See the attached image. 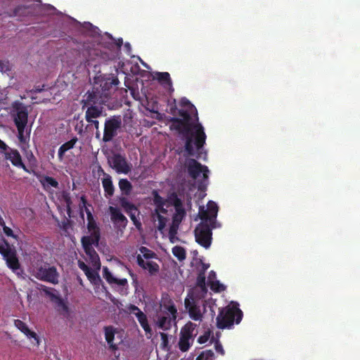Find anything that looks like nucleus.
<instances>
[{
  "instance_id": "nucleus-18",
  "label": "nucleus",
  "mask_w": 360,
  "mask_h": 360,
  "mask_svg": "<svg viewBox=\"0 0 360 360\" xmlns=\"http://www.w3.org/2000/svg\"><path fill=\"white\" fill-rule=\"evenodd\" d=\"M8 244L6 242H4V243H0V250H4V245H8Z\"/></svg>"
},
{
  "instance_id": "nucleus-9",
  "label": "nucleus",
  "mask_w": 360,
  "mask_h": 360,
  "mask_svg": "<svg viewBox=\"0 0 360 360\" xmlns=\"http://www.w3.org/2000/svg\"><path fill=\"white\" fill-rule=\"evenodd\" d=\"M81 200H82V205H79L80 214H81L82 218L84 219V209L86 214V220H87L86 228L89 231H90V210L86 207V201L84 198V197L81 198Z\"/></svg>"
},
{
  "instance_id": "nucleus-14",
  "label": "nucleus",
  "mask_w": 360,
  "mask_h": 360,
  "mask_svg": "<svg viewBox=\"0 0 360 360\" xmlns=\"http://www.w3.org/2000/svg\"><path fill=\"white\" fill-rule=\"evenodd\" d=\"M4 231L6 236L15 238V236L13 233V231L9 227L4 226Z\"/></svg>"
},
{
  "instance_id": "nucleus-10",
  "label": "nucleus",
  "mask_w": 360,
  "mask_h": 360,
  "mask_svg": "<svg viewBox=\"0 0 360 360\" xmlns=\"http://www.w3.org/2000/svg\"><path fill=\"white\" fill-rule=\"evenodd\" d=\"M41 183L44 185V187H54L57 188L58 186V183L56 180H55L53 178L50 176H45L42 180Z\"/></svg>"
},
{
  "instance_id": "nucleus-1",
  "label": "nucleus",
  "mask_w": 360,
  "mask_h": 360,
  "mask_svg": "<svg viewBox=\"0 0 360 360\" xmlns=\"http://www.w3.org/2000/svg\"><path fill=\"white\" fill-rule=\"evenodd\" d=\"M33 276L41 281L53 284L58 283L59 274L56 268L48 264L36 267L33 271Z\"/></svg>"
},
{
  "instance_id": "nucleus-13",
  "label": "nucleus",
  "mask_w": 360,
  "mask_h": 360,
  "mask_svg": "<svg viewBox=\"0 0 360 360\" xmlns=\"http://www.w3.org/2000/svg\"><path fill=\"white\" fill-rule=\"evenodd\" d=\"M10 70L9 63L7 61H0V71L8 72Z\"/></svg>"
},
{
  "instance_id": "nucleus-6",
  "label": "nucleus",
  "mask_w": 360,
  "mask_h": 360,
  "mask_svg": "<svg viewBox=\"0 0 360 360\" xmlns=\"http://www.w3.org/2000/svg\"><path fill=\"white\" fill-rule=\"evenodd\" d=\"M14 324L22 333H23L28 338H34L36 341V345H39V340L36 333L31 331L28 326L21 320H15Z\"/></svg>"
},
{
  "instance_id": "nucleus-16",
  "label": "nucleus",
  "mask_w": 360,
  "mask_h": 360,
  "mask_svg": "<svg viewBox=\"0 0 360 360\" xmlns=\"http://www.w3.org/2000/svg\"><path fill=\"white\" fill-rule=\"evenodd\" d=\"M65 201H66V203H67L68 212L70 214V198H68V197H65Z\"/></svg>"
},
{
  "instance_id": "nucleus-3",
  "label": "nucleus",
  "mask_w": 360,
  "mask_h": 360,
  "mask_svg": "<svg viewBox=\"0 0 360 360\" xmlns=\"http://www.w3.org/2000/svg\"><path fill=\"white\" fill-rule=\"evenodd\" d=\"M37 289L39 291L44 292V295L55 304L58 311L60 312L67 311V306L57 290L51 288H48L42 284H38Z\"/></svg>"
},
{
  "instance_id": "nucleus-17",
  "label": "nucleus",
  "mask_w": 360,
  "mask_h": 360,
  "mask_svg": "<svg viewBox=\"0 0 360 360\" xmlns=\"http://www.w3.org/2000/svg\"><path fill=\"white\" fill-rule=\"evenodd\" d=\"M0 148L2 150L6 149V145L1 140H0Z\"/></svg>"
},
{
  "instance_id": "nucleus-4",
  "label": "nucleus",
  "mask_w": 360,
  "mask_h": 360,
  "mask_svg": "<svg viewBox=\"0 0 360 360\" xmlns=\"http://www.w3.org/2000/svg\"><path fill=\"white\" fill-rule=\"evenodd\" d=\"M0 253L4 256L6 260L8 266L13 271L19 269L20 264L16 257V252L14 249L11 248L9 245H4V248L0 250Z\"/></svg>"
},
{
  "instance_id": "nucleus-8",
  "label": "nucleus",
  "mask_w": 360,
  "mask_h": 360,
  "mask_svg": "<svg viewBox=\"0 0 360 360\" xmlns=\"http://www.w3.org/2000/svg\"><path fill=\"white\" fill-rule=\"evenodd\" d=\"M76 141H77V139H72L70 141H69L66 142L65 143L63 144L60 147L59 150H58V156H59V158L60 160L63 159V157L65 153L67 150H70V149L73 148V146L75 144Z\"/></svg>"
},
{
  "instance_id": "nucleus-19",
  "label": "nucleus",
  "mask_w": 360,
  "mask_h": 360,
  "mask_svg": "<svg viewBox=\"0 0 360 360\" xmlns=\"http://www.w3.org/2000/svg\"><path fill=\"white\" fill-rule=\"evenodd\" d=\"M33 91H34V92H40V91H41V89L37 88V89H35L34 90H33Z\"/></svg>"
},
{
  "instance_id": "nucleus-12",
  "label": "nucleus",
  "mask_w": 360,
  "mask_h": 360,
  "mask_svg": "<svg viewBox=\"0 0 360 360\" xmlns=\"http://www.w3.org/2000/svg\"><path fill=\"white\" fill-rule=\"evenodd\" d=\"M78 266L84 271L87 278L90 280V269L88 266L82 260L78 261Z\"/></svg>"
},
{
  "instance_id": "nucleus-7",
  "label": "nucleus",
  "mask_w": 360,
  "mask_h": 360,
  "mask_svg": "<svg viewBox=\"0 0 360 360\" xmlns=\"http://www.w3.org/2000/svg\"><path fill=\"white\" fill-rule=\"evenodd\" d=\"M5 156L6 158L10 160L14 165L22 166L25 169V166L23 165L21 157L17 150H11L10 153H6Z\"/></svg>"
},
{
  "instance_id": "nucleus-20",
  "label": "nucleus",
  "mask_w": 360,
  "mask_h": 360,
  "mask_svg": "<svg viewBox=\"0 0 360 360\" xmlns=\"http://www.w3.org/2000/svg\"><path fill=\"white\" fill-rule=\"evenodd\" d=\"M77 280H78V281L79 282V283H80L82 285H83V283H82V279H81L79 277H78Z\"/></svg>"
},
{
  "instance_id": "nucleus-15",
  "label": "nucleus",
  "mask_w": 360,
  "mask_h": 360,
  "mask_svg": "<svg viewBox=\"0 0 360 360\" xmlns=\"http://www.w3.org/2000/svg\"><path fill=\"white\" fill-rule=\"evenodd\" d=\"M45 8V11L49 12H54L56 11V8L50 4H45L43 6Z\"/></svg>"
},
{
  "instance_id": "nucleus-11",
  "label": "nucleus",
  "mask_w": 360,
  "mask_h": 360,
  "mask_svg": "<svg viewBox=\"0 0 360 360\" xmlns=\"http://www.w3.org/2000/svg\"><path fill=\"white\" fill-rule=\"evenodd\" d=\"M82 243L86 255H90V236L82 237Z\"/></svg>"
},
{
  "instance_id": "nucleus-21",
  "label": "nucleus",
  "mask_w": 360,
  "mask_h": 360,
  "mask_svg": "<svg viewBox=\"0 0 360 360\" xmlns=\"http://www.w3.org/2000/svg\"><path fill=\"white\" fill-rule=\"evenodd\" d=\"M0 224H1V226H3V228L4 227V226H6V225H5V223H4V221H0Z\"/></svg>"
},
{
  "instance_id": "nucleus-5",
  "label": "nucleus",
  "mask_w": 360,
  "mask_h": 360,
  "mask_svg": "<svg viewBox=\"0 0 360 360\" xmlns=\"http://www.w3.org/2000/svg\"><path fill=\"white\" fill-rule=\"evenodd\" d=\"M86 102H85V106L86 107V124L84 125L83 121H80L79 122H78L77 124H76V127H75V129L79 133V134H86V133H88V127L89 126V123H90V107H88L86 105V103L87 102L89 101L90 99V92L89 91H88L86 93Z\"/></svg>"
},
{
  "instance_id": "nucleus-2",
  "label": "nucleus",
  "mask_w": 360,
  "mask_h": 360,
  "mask_svg": "<svg viewBox=\"0 0 360 360\" xmlns=\"http://www.w3.org/2000/svg\"><path fill=\"white\" fill-rule=\"evenodd\" d=\"M28 112L27 108L22 104H18L15 108L13 117L18 131V136L23 141L24 129L27 123Z\"/></svg>"
}]
</instances>
